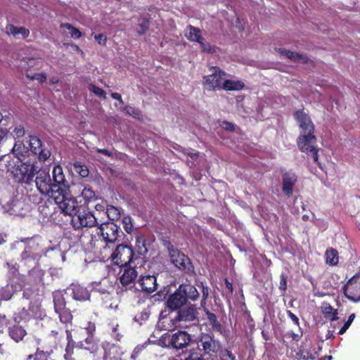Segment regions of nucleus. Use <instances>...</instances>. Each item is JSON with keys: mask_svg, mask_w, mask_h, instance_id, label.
<instances>
[{"mask_svg": "<svg viewBox=\"0 0 360 360\" xmlns=\"http://www.w3.org/2000/svg\"><path fill=\"white\" fill-rule=\"evenodd\" d=\"M138 283L142 292L151 294L158 288L157 278L154 275H141Z\"/></svg>", "mask_w": 360, "mask_h": 360, "instance_id": "6ab92c4d", "label": "nucleus"}, {"mask_svg": "<svg viewBox=\"0 0 360 360\" xmlns=\"http://www.w3.org/2000/svg\"><path fill=\"white\" fill-rule=\"evenodd\" d=\"M94 39L101 45H105L107 41V37L103 34H96Z\"/></svg>", "mask_w": 360, "mask_h": 360, "instance_id": "4d7b16f0", "label": "nucleus"}, {"mask_svg": "<svg viewBox=\"0 0 360 360\" xmlns=\"http://www.w3.org/2000/svg\"><path fill=\"white\" fill-rule=\"evenodd\" d=\"M297 181V176L294 173L285 172L282 174V191L283 193L290 197L292 195L293 187Z\"/></svg>", "mask_w": 360, "mask_h": 360, "instance_id": "412c9836", "label": "nucleus"}, {"mask_svg": "<svg viewBox=\"0 0 360 360\" xmlns=\"http://www.w3.org/2000/svg\"><path fill=\"white\" fill-rule=\"evenodd\" d=\"M6 31L8 34L16 36L21 34L23 39H26L30 35V30L25 27H18L13 25H8L6 26Z\"/></svg>", "mask_w": 360, "mask_h": 360, "instance_id": "7c9ffc66", "label": "nucleus"}, {"mask_svg": "<svg viewBox=\"0 0 360 360\" xmlns=\"http://www.w3.org/2000/svg\"><path fill=\"white\" fill-rule=\"evenodd\" d=\"M287 314H288V316L293 321V323L296 326H300L299 319H298V317L295 314H293L291 311L288 310L287 311Z\"/></svg>", "mask_w": 360, "mask_h": 360, "instance_id": "052dcab7", "label": "nucleus"}, {"mask_svg": "<svg viewBox=\"0 0 360 360\" xmlns=\"http://www.w3.org/2000/svg\"><path fill=\"white\" fill-rule=\"evenodd\" d=\"M54 311L58 315L60 322L63 324L71 323L72 315L69 309L66 307V301L64 294L61 291L53 292Z\"/></svg>", "mask_w": 360, "mask_h": 360, "instance_id": "6e6552de", "label": "nucleus"}, {"mask_svg": "<svg viewBox=\"0 0 360 360\" xmlns=\"http://www.w3.org/2000/svg\"><path fill=\"white\" fill-rule=\"evenodd\" d=\"M316 137L314 134H300L297 139V145L300 151L311 155L314 162L321 167L319 161V148L316 146Z\"/></svg>", "mask_w": 360, "mask_h": 360, "instance_id": "423d86ee", "label": "nucleus"}, {"mask_svg": "<svg viewBox=\"0 0 360 360\" xmlns=\"http://www.w3.org/2000/svg\"><path fill=\"white\" fill-rule=\"evenodd\" d=\"M224 128L229 131H233L235 130V125L229 122L224 121L223 122Z\"/></svg>", "mask_w": 360, "mask_h": 360, "instance_id": "e2e57ef3", "label": "nucleus"}, {"mask_svg": "<svg viewBox=\"0 0 360 360\" xmlns=\"http://www.w3.org/2000/svg\"><path fill=\"white\" fill-rule=\"evenodd\" d=\"M197 316V311L194 306H189L179 309L178 314L175 319L178 321L189 322L195 320Z\"/></svg>", "mask_w": 360, "mask_h": 360, "instance_id": "b1692460", "label": "nucleus"}, {"mask_svg": "<svg viewBox=\"0 0 360 360\" xmlns=\"http://www.w3.org/2000/svg\"><path fill=\"white\" fill-rule=\"evenodd\" d=\"M9 337L15 342H19L23 340L27 335L25 329L18 323L10 325L8 327Z\"/></svg>", "mask_w": 360, "mask_h": 360, "instance_id": "393cba45", "label": "nucleus"}, {"mask_svg": "<svg viewBox=\"0 0 360 360\" xmlns=\"http://www.w3.org/2000/svg\"><path fill=\"white\" fill-rule=\"evenodd\" d=\"M71 224L75 230L92 228L98 224V219L85 205H80L71 218Z\"/></svg>", "mask_w": 360, "mask_h": 360, "instance_id": "20e7f679", "label": "nucleus"}, {"mask_svg": "<svg viewBox=\"0 0 360 360\" xmlns=\"http://www.w3.org/2000/svg\"><path fill=\"white\" fill-rule=\"evenodd\" d=\"M278 51L281 54L285 56L288 58L290 59L292 61L294 62L300 61L302 58V54L295 51L285 50L284 49H278Z\"/></svg>", "mask_w": 360, "mask_h": 360, "instance_id": "4c0bfd02", "label": "nucleus"}, {"mask_svg": "<svg viewBox=\"0 0 360 360\" xmlns=\"http://www.w3.org/2000/svg\"><path fill=\"white\" fill-rule=\"evenodd\" d=\"M322 311L325 315V317L331 321H334L338 319L337 309H335L328 304L323 307Z\"/></svg>", "mask_w": 360, "mask_h": 360, "instance_id": "c9c22d12", "label": "nucleus"}, {"mask_svg": "<svg viewBox=\"0 0 360 360\" xmlns=\"http://www.w3.org/2000/svg\"><path fill=\"white\" fill-rule=\"evenodd\" d=\"M205 314L212 330L219 333L220 334H223L225 332V329L218 321L217 316L214 313L210 311L209 309L205 310Z\"/></svg>", "mask_w": 360, "mask_h": 360, "instance_id": "cd10ccee", "label": "nucleus"}, {"mask_svg": "<svg viewBox=\"0 0 360 360\" xmlns=\"http://www.w3.org/2000/svg\"><path fill=\"white\" fill-rule=\"evenodd\" d=\"M45 316L41 304L38 300L31 301L27 309L23 308L20 312V317L25 321L31 319H42Z\"/></svg>", "mask_w": 360, "mask_h": 360, "instance_id": "f8f14e48", "label": "nucleus"}, {"mask_svg": "<svg viewBox=\"0 0 360 360\" xmlns=\"http://www.w3.org/2000/svg\"><path fill=\"white\" fill-rule=\"evenodd\" d=\"M210 70L212 71V73L203 77L202 84L205 89L208 91L222 89L224 77L226 75L225 72L217 66L210 67Z\"/></svg>", "mask_w": 360, "mask_h": 360, "instance_id": "1a4fd4ad", "label": "nucleus"}, {"mask_svg": "<svg viewBox=\"0 0 360 360\" xmlns=\"http://www.w3.org/2000/svg\"><path fill=\"white\" fill-rule=\"evenodd\" d=\"M202 51L208 53H214L216 51V47L212 46L210 44H206L203 41V39L198 43Z\"/></svg>", "mask_w": 360, "mask_h": 360, "instance_id": "09e8293b", "label": "nucleus"}, {"mask_svg": "<svg viewBox=\"0 0 360 360\" xmlns=\"http://www.w3.org/2000/svg\"><path fill=\"white\" fill-rule=\"evenodd\" d=\"M68 324H65V329L64 332L66 334V339H67V345L65 347V356H68L70 354H72V352H74L75 349H77V342L75 340H73L72 333L71 331L68 328Z\"/></svg>", "mask_w": 360, "mask_h": 360, "instance_id": "c85d7f7f", "label": "nucleus"}, {"mask_svg": "<svg viewBox=\"0 0 360 360\" xmlns=\"http://www.w3.org/2000/svg\"><path fill=\"white\" fill-rule=\"evenodd\" d=\"M197 348L205 359H214L223 350L221 342L212 333H201L196 340Z\"/></svg>", "mask_w": 360, "mask_h": 360, "instance_id": "7ed1b4c3", "label": "nucleus"}, {"mask_svg": "<svg viewBox=\"0 0 360 360\" xmlns=\"http://www.w3.org/2000/svg\"><path fill=\"white\" fill-rule=\"evenodd\" d=\"M37 80L39 83L42 84L46 81V75L45 73H35V79Z\"/></svg>", "mask_w": 360, "mask_h": 360, "instance_id": "680f3d73", "label": "nucleus"}, {"mask_svg": "<svg viewBox=\"0 0 360 360\" xmlns=\"http://www.w3.org/2000/svg\"><path fill=\"white\" fill-rule=\"evenodd\" d=\"M105 214L107 215L109 219V221H113L115 220H117L120 218V210L112 205H108L106 207V210Z\"/></svg>", "mask_w": 360, "mask_h": 360, "instance_id": "e433bc0d", "label": "nucleus"}, {"mask_svg": "<svg viewBox=\"0 0 360 360\" xmlns=\"http://www.w3.org/2000/svg\"><path fill=\"white\" fill-rule=\"evenodd\" d=\"M95 209L98 212H105L106 208L103 204L98 203L95 205Z\"/></svg>", "mask_w": 360, "mask_h": 360, "instance_id": "774afa93", "label": "nucleus"}, {"mask_svg": "<svg viewBox=\"0 0 360 360\" xmlns=\"http://www.w3.org/2000/svg\"><path fill=\"white\" fill-rule=\"evenodd\" d=\"M89 90L100 98H106L105 91L103 89L98 87L94 84L89 85Z\"/></svg>", "mask_w": 360, "mask_h": 360, "instance_id": "49530a36", "label": "nucleus"}, {"mask_svg": "<svg viewBox=\"0 0 360 360\" xmlns=\"http://www.w3.org/2000/svg\"><path fill=\"white\" fill-rule=\"evenodd\" d=\"M187 29L188 30V34L186 35V37L189 41L199 43L202 40L203 38L201 36V31L199 28L188 25Z\"/></svg>", "mask_w": 360, "mask_h": 360, "instance_id": "2f4dec72", "label": "nucleus"}, {"mask_svg": "<svg viewBox=\"0 0 360 360\" xmlns=\"http://www.w3.org/2000/svg\"><path fill=\"white\" fill-rule=\"evenodd\" d=\"M73 167L75 171L77 173H78L82 177L88 176L89 173V169L85 165L82 164L81 162L76 161L73 165Z\"/></svg>", "mask_w": 360, "mask_h": 360, "instance_id": "58836bf2", "label": "nucleus"}, {"mask_svg": "<svg viewBox=\"0 0 360 360\" xmlns=\"http://www.w3.org/2000/svg\"><path fill=\"white\" fill-rule=\"evenodd\" d=\"M354 318H355L354 314H350L347 321L344 323L343 326L340 329L338 334H340V335L344 334L347 331V330L349 328L350 325L352 324Z\"/></svg>", "mask_w": 360, "mask_h": 360, "instance_id": "3c124183", "label": "nucleus"}, {"mask_svg": "<svg viewBox=\"0 0 360 360\" xmlns=\"http://www.w3.org/2000/svg\"><path fill=\"white\" fill-rule=\"evenodd\" d=\"M286 336L290 337L292 339V340L295 342H299L302 337V332L301 331L300 333H295L294 332H290L286 334Z\"/></svg>", "mask_w": 360, "mask_h": 360, "instance_id": "13d9d810", "label": "nucleus"}, {"mask_svg": "<svg viewBox=\"0 0 360 360\" xmlns=\"http://www.w3.org/2000/svg\"><path fill=\"white\" fill-rule=\"evenodd\" d=\"M84 330L87 334V337H94L96 327L94 322L89 321L86 326L84 327Z\"/></svg>", "mask_w": 360, "mask_h": 360, "instance_id": "de8ad7c7", "label": "nucleus"}, {"mask_svg": "<svg viewBox=\"0 0 360 360\" xmlns=\"http://www.w3.org/2000/svg\"><path fill=\"white\" fill-rule=\"evenodd\" d=\"M123 227L127 233H131L134 230L132 219L129 216H126L122 218Z\"/></svg>", "mask_w": 360, "mask_h": 360, "instance_id": "37998d69", "label": "nucleus"}, {"mask_svg": "<svg viewBox=\"0 0 360 360\" xmlns=\"http://www.w3.org/2000/svg\"><path fill=\"white\" fill-rule=\"evenodd\" d=\"M224 283H225L226 288L228 289L229 293L231 295H232L233 292V288L232 283L229 281V280L227 278L224 279Z\"/></svg>", "mask_w": 360, "mask_h": 360, "instance_id": "0e129e2a", "label": "nucleus"}, {"mask_svg": "<svg viewBox=\"0 0 360 360\" xmlns=\"http://www.w3.org/2000/svg\"><path fill=\"white\" fill-rule=\"evenodd\" d=\"M49 355L47 352H44L41 348L37 347L35 352L27 356L25 360H48Z\"/></svg>", "mask_w": 360, "mask_h": 360, "instance_id": "72a5a7b5", "label": "nucleus"}, {"mask_svg": "<svg viewBox=\"0 0 360 360\" xmlns=\"http://www.w3.org/2000/svg\"><path fill=\"white\" fill-rule=\"evenodd\" d=\"M61 27H66L68 30H69L70 31V34L72 37L80 38L82 37V32L77 28L73 27L70 24H62Z\"/></svg>", "mask_w": 360, "mask_h": 360, "instance_id": "a18cd8bd", "label": "nucleus"}, {"mask_svg": "<svg viewBox=\"0 0 360 360\" xmlns=\"http://www.w3.org/2000/svg\"><path fill=\"white\" fill-rule=\"evenodd\" d=\"M219 360H237L234 354L228 349H224L219 353Z\"/></svg>", "mask_w": 360, "mask_h": 360, "instance_id": "79ce46f5", "label": "nucleus"}, {"mask_svg": "<svg viewBox=\"0 0 360 360\" xmlns=\"http://www.w3.org/2000/svg\"><path fill=\"white\" fill-rule=\"evenodd\" d=\"M186 300H185V297L179 286L174 292L168 297L165 304L168 309L172 311H175L179 309L181 307L186 304Z\"/></svg>", "mask_w": 360, "mask_h": 360, "instance_id": "a211bd4d", "label": "nucleus"}, {"mask_svg": "<svg viewBox=\"0 0 360 360\" xmlns=\"http://www.w3.org/2000/svg\"><path fill=\"white\" fill-rule=\"evenodd\" d=\"M77 349L80 350H86L96 355L104 354L99 347L98 340L95 337H86L82 340L77 341ZM104 356V355H103Z\"/></svg>", "mask_w": 360, "mask_h": 360, "instance_id": "f3484780", "label": "nucleus"}, {"mask_svg": "<svg viewBox=\"0 0 360 360\" xmlns=\"http://www.w3.org/2000/svg\"><path fill=\"white\" fill-rule=\"evenodd\" d=\"M133 249L127 245H118L112 254L111 258L115 264L122 267L128 265L134 257Z\"/></svg>", "mask_w": 360, "mask_h": 360, "instance_id": "9b49d317", "label": "nucleus"}, {"mask_svg": "<svg viewBox=\"0 0 360 360\" xmlns=\"http://www.w3.org/2000/svg\"><path fill=\"white\" fill-rule=\"evenodd\" d=\"M295 120L298 122L300 134H314V125L309 116L303 110H298L294 113Z\"/></svg>", "mask_w": 360, "mask_h": 360, "instance_id": "2eb2a0df", "label": "nucleus"}, {"mask_svg": "<svg viewBox=\"0 0 360 360\" xmlns=\"http://www.w3.org/2000/svg\"><path fill=\"white\" fill-rule=\"evenodd\" d=\"M99 233L106 243H115L123 234L120 226L114 221H105L98 226Z\"/></svg>", "mask_w": 360, "mask_h": 360, "instance_id": "9d476101", "label": "nucleus"}, {"mask_svg": "<svg viewBox=\"0 0 360 360\" xmlns=\"http://www.w3.org/2000/svg\"><path fill=\"white\" fill-rule=\"evenodd\" d=\"M139 27H140V30L138 31L139 34H145L149 27V20L148 19H143L142 22L139 24Z\"/></svg>", "mask_w": 360, "mask_h": 360, "instance_id": "5fc2aeb1", "label": "nucleus"}, {"mask_svg": "<svg viewBox=\"0 0 360 360\" xmlns=\"http://www.w3.org/2000/svg\"><path fill=\"white\" fill-rule=\"evenodd\" d=\"M150 314V310L148 308H145L137 314L135 319L136 321H145L148 319Z\"/></svg>", "mask_w": 360, "mask_h": 360, "instance_id": "8fccbe9b", "label": "nucleus"}, {"mask_svg": "<svg viewBox=\"0 0 360 360\" xmlns=\"http://www.w3.org/2000/svg\"><path fill=\"white\" fill-rule=\"evenodd\" d=\"M13 180L18 184L30 185L37 173V167L34 162H23L18 159L10 168Z\"/></svg>", "mask_w": 360, "mask_h": 360, "instance_id": "f03ea898", "label": "nucleus"}, {"mask_svg": "<svg viewBox=\"0 0 360 360\" xmlns=\"http://www.w3.org/2000/svg\"><path fill=\"white\" fill-rule=\"evenodd\" d=\"M65 326L63 328H58V329H53L51 331V335L55 339H60L63 334Z\"/></svg>", "mask_w": 360, "mask_h": 360, "instance_id": "6e6d98bb", "label": "nucleus"}, {"mask_svg": "<svg viewBox=\"0 0 360 360\" xmlns=\"http://www.w3.org/2000/svg\"><path fill=\"white\" fill-rule=\"evenodd\" d=\"M136 248L140 255L144 256L148 252L146 240L143 236H137L136 238Z\"/></svg>", "mask_w": 360, "mask_h": 360, "instance_id": "f704fd0d", "label": "nucleus"}, {"mask_svg": "<svg viewBox=\"0 0 360 360\" xmlns=\"http://www.w3.org/2000/svg\"><path fill=\"white\" fill-rule=\"evenodd\" d=\"M24 204V202L19 200L17 196H13L3 205L2 207L6 212L18 216L22 214Z\"/></svg>", "mask_w": 360, "mask_h": 360, "instance_id": "4be33fe9", "label": "nucleus"}, {"mask_svg": "<svg viewBox=\"0 0 360 360\" xmlns=\"http://www.w3.org/2000/svg\"><path fill=\"white\" fill-rule=\"evenodd\" d=\"M179 287L186 302L188 300L195 301L199 297V292L194 285L191 284H181Z\"/></svg>", "mask_w": 360, "mask_h": 360, "instance_id": "bb28decb", "label": "nucleus"}, {"mask_svg": "<svg viewBox=\"0 0 360 360\" xmlns=\"http://www.w3.org/2000/svg\"><path fill=\"white\" fill-rule=\"evenodd\" d=\"M111 97L114 99L117 100L120 103H122V104L124 103V101H123L122 96L120 94L113 92L111 94Z\"/></svg>", "mask_w": 360, "mask_h": 360, "instance_id": "338daca9", "label": "nucleus"}, {"mask_svg": "<svg viewBox=\"0 0 360 360\" xmlns=\"http://www.w3.org/2000/svg\"><path fill=\"white\" fill-rule=\"evenodd\" d=\"M326 262L327 264L334 266L339 261L338 252L334 248H329L326 251Z\"/></svg>", "mask_w": 360, "mask_h": 360, "instance_id": "473e14b6", "label": "nucleus"}, {"mask_svg": "<svg viewBox=\"0 0 360 360\" xmlns=\"http://www.w3.org/2000/svg\"><path fill=\"white\" fill-rule=\"evenodd\" d=\"M205 358L203 354L198 352L196 349H191L184 360H204Z\"/></svg>", "mask_w": 360, "mask_h": 360, "instance_id": "a19ab883", "label": "nucleus"}, {"mask_svg": "<svg viewBox=\"0 0 360 360\" xmlns=\"http://www.w3.org/2000/svg\"><path fill=\"white\" fill-rule=\"evenodd\" d=\"M68 185L63 189L62 193H58L53 199L56 204L64 214L69 215L72 217V215L76 213L80 205H78L77 200L75 198L70 195L67 192Z\"/></svg>", "mask_w": 360, "mask_h": 360, "instance_id": "39448f33", "label": "nucleus"}, {"mask_svg": "<svg viewBox=\"0 0 360 360\" xmlns=\"http://www.w3.org/2000/svg\"><path fill=\"white\" fill-rule=\"evenodd\" d=\"M29 145L32 153L38 156L39 161L44 162L51 156V152L42 147L41 141L36 136H30Z\"/></svg>", "mask_w": 360, "mask_h": 360, "instance_id": "4468645a", "label": "nucleus"}, {"mask_svg": "<svg viewBox=\"0 0 360 360\" xmlns=\"http://www.w3.org/2000/svg\"><path fill=\"white\" fill-rule=\"evenodd\" d=\"M65 360H103V356L87 352L86 350L75 349L72 354L65 356Z\"/></svg>", "mask_w": 360, "mask_h": 360, "instance_id": "5701e85b", "label": "nucleus"}, {"mask_svg": "<svg viewBox=\"0 0 360 360\" xmlns=\"http://www.w3.org/2000/svg\"><path fill=\"white\" fill-rule=\"evenodd\" d=\"M165 245L172 263L179 269L186 273L192 271L193 265L188 256L180 252L169 241L167 242Z\"/></svg>", "mask_w": 360, "mask_h": 360, "instance_id": "0eeeda50", "label": "nucleus"}, {"mask_svg": "<svg viewBox=\"0 0 360 360\" xmlns=\"http://www.w3.org/2000/svg\"><path fill=\"white\" fill-rule=\"evenodd\" d=\"M191 342V335L186 331L179 330L171 335L169 343L173 348L181 349L187 347Z\"/></svg>", "mask_w": 360, "mask_h": 360, "instance_id": "dca6fc26", "label": "nucleus"}, {"mask_svg": "<svg viewBox=\"0 0 360 360\" xmlns=\"http://www.w3.org/2000/svg\"><path fill=\"white\" fill-rule=\"evenodd\" d=\"M296 357L298 360H314V357L310 351L300 347L298 352L296 354Z\"/></svg>", "mask_w": 360, "mask_h": 360, "instance_id": "ea45409f", "label": "nucleus"}, {"mask_svg": "<svg viewBox=\"0 0 360 360\" xmlns=\"http://www.w3.org/2000/svg\"><path fill=\"white\" fill-rule=\"evenodd\" d=\"M245 84L240 80H224L222 89L226 91H240L244 89Z\"/></svg>", "mask_w": 360, "mask_h": 360, "instance_id": "c756f323", "label": "nucleus"}, {"mask_svg": "<svg viewBox=\"0 0 360 360\" xmlns=\"http://www.w3.org/2000/svg\"><path fill=\"white\" fill-rule=\"evenodd\" d=\"M124 270L123 273L120 278V282L122 284V287L125 288V290H127L128 287L131 288L134 283L136 278L138 276V271L134 267L123 266Z\"/></svg>", "mask_w": 360, "mask_h": 360, "instance_id": "aec40b11", "label": "nucleus"}, {"mask_svg": "<svg viewBox=\"0 0 360 360\" xmlns=\"http://www.w3.org/2000/svg\"><path fill=\"white\" fill-rule=\"evenodd\" d=\"M82 196L84 198L85 201L88 202L95 198L96 194L90 188L84 187L82 191Z\"/></svg>", "mask_w": 360, "mask_h": 360, "instance_id": "c03bdc74", "label": "nucleus"}, {"mask_svg": "<svg viewBox=\"0 0 360 360\" xmlns=\"http://www.w3.org/2000/svg\"><path fill=\"white\" fill-rule=\"evenodd\" d=\"M13 132L17 137H22L25 135V133L24 127L20 125L16 127L13 130Z\"/></svg>", "mask_w": 360, "mask_h": 360, "instance_id": "bf43d9fd", "label": "nucleus"}, {"mask_svg": "<svg viewBox=\"0 0 360 360\" xmlns=\"http://www.w3.org/2000/svg\"><path fill=\"white\" fill-rule=\"evenodd\" d=\"M345 296L354 302L360 301V283L354 278H350L346 284L342 286Z\"/></svg>", "mask_w": 360, "mask_h": 360, "instance_id": "ddd939ff", "label": "nucleus"}, {"mask_svg": "<svg viewBox=\"0 0 360 360\" xmlns=\"http://www.w3.org/2000/svg\"><path fill=\"white\" fill-rule=\"evenodd\" d=\"M72 297L74 300L83 302L90 299V292L86 288L80 285H75L72 286Z\"/></svg>", "mask_w": 360, "mask_h": 360, "instance_id": "a878e982", "label": "nucleus"}, {"mask_svg": "<svg viewBox=\"0 0 360 360\" xmlns=\"http://www.w3.org/2000/svg\"><path fill=\"white\" fill-rule=\"evenodd\" d=\"M124 110H125L127 114L132 116L134 118L139 119L141 116L140 110L134 107L127 105L125 107Z\"/></svg>", "mask_w": 360, "mask_h": 360, "instance_id": "603ef678", "label": "nucleus"}, {"mask_svg": "<svg viewBox=\"0 0 360 360\" xmlns=\"http://www.w3.org/2000/svg\"><path fill=\"white\" fill-rule=\"evenodd\" d=\"M34 180L39 192L53 198L58 193H62L67 183L63 167L56 165L52 170V177L46 169L37 171Z\"/></svg>", "mask_w": 360, "mask_h": 360, "instance_id": "f257e3e1", "label": "nucleus"}, {"mask_svg": "<svg viewBox=\"0 0 360 360\" xmlns=\"http://www.w3.org/2000/svg\"><path fill=\"white\" fill-rule=\"evenodd\" d=\"M96 151L98 153H101L104 155H106L108 157H112V153L109 151L107 149H101V148H97L96 149Z\"/></svg>", "mask_w": 360, "mask_h": 360, "instance_id": "69168bd1", "label": "nucleus"}, {"mask_svg": "<svg viewBox=\"0 0 360 360\" xmlns=\"http://www.w3.org/2000/svg\"><path fill=\"white\" fill-rule=\"evenodd\" d=\"M287 278L288 276L285 274L282 273L280 276V283L278 288L283 292H285L287 289Z\"/></svg>", "mask_w": 360, "mask_h": 360, "instance_id": "864d4df0", "label": "nucleus"}]
</instances>
